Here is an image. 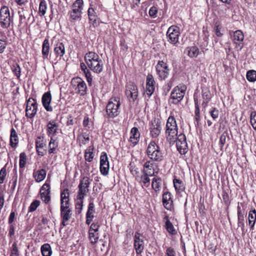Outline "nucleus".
<instances>
[{
    "instance_id": "54",
    "label": "nucleus",
    "mask_w": 256,
    "mask_h": 256,
    "mask_svg": "<svg viewBox=\"0 0 256 256\" xmlns=\"http://www.w3.org/2000/svg\"><path fill=\"white\" fill-rule=\"evenodd\" d=\"M19 253L16 242H14L12 245V249L11 250V256H18Z\"/></svg>"
},
{
    "instance_id": "43",
    "label": "nucleus",
    "mask_w": 256,
    "mask_h": 256,
    "mask_svg": "<svg viewBox=\"0 0 256 256\" xmlns=\"http://www.w3.org/2000/svg\"><path fill=\"white\" fill-rule=\"evenodd\" d=\"M46 141L44 138H41L40 136L38 137L36 140V148H44L46 146Z\"/></svg>"
},
{
    "instance_id": "31",
    "label": "nucleus",
    "mask_w": 256,
    "mask_h": 256,
    "mask_svg": "<svg viewBox=\"0 0 256 256\" xmlns=\"http://www.w3.org/2000/svg\"><path fill=\"white\" fill-rule=\"evenodd\" d=\"M54 52L56 56H62L65 53L64 44L62 42L57 44L54 48Z\"/></svg>"
},
{
    "instance_id": "27",
    "label": "nucleus",
    "mask_w": 256,
    "mask_h": 256,
    "mask_svg": "<svg viewBox=\"0 0 256 256\" xmlns=\"http://www.w3.org/2000/svg\"><path fill=\"white\" fill-rule=\"evenodd\" d=\"M88 14L90 24L94 27L98 25L96 12L92 8H90L88 11Z\"/></svg>"
},
{
    "instance_id": "44",
    "label": "nucleus",
    "mask_w": 256,
    "mask_h": 256,
    "mask_svg": "<svg viewBox=\"0 0 256 256\" xmlns=\"http://www.w3.org/2000/svg\"><path fill=\"white\" fill-rule=\"evenodd\" d=\"M226 140H229V137L228 136V133L226 132H224L220 136V150H222L224 144L226 142Z\"/></svg>"
},
{
    "instance_id": "2",
    "label": "nucleus",
    "mask_w": 256,
    "mask_h": 256,
    "mask_svg": "<svg viewBox=\"0 0 256 256\" xmlns=\"http://www.w3.org/2000/svg\"><path fill=\"white\" fill-rule=\"evenodd\" d=\"M186 87L185 86H178L175 87L170 94V100L171 103L178 104L183 99L186 94Z\"/></svg>"
},
{
    "instance_id": "9",
    "label": "nucleus",
    "mask_w": 256,
    "mask_h": 256,
    "mask_svg": "<svg viewBox=\"0 0 256 256\" xmlns=\"http://www.w3.org/2000/svg\"><path fill=\"white\" fill-rule=\"evenodd\" d=\"M162 128V122L159 119H154L152 120L150 128L151 136L153 138H158L161 132Z\"/></svg>"
},
{
    "instance_id": "55",
    "label": "nucleus",
    "mask_w": 256,
    "mask_h": 256,
    "mask_svg": "<svg viewBox=\"0 0 256 256\" xmlns=\"http://www.w3.org/2000/svg\"><path fill=\"white\" fill-rule=\"evenodd\" d=\"M84 74L89 86H91L92 80L91 72L89 71V70H84Z\"/></svg>"
},
{
    "instance_id": "39",
    "label": "nucleus",
    "mask_w": 256,
    "mask_h": 256,
    "mask_svg": "<svg viewBox=\"0 0 256 256\" xmlns=\"http://www.w3.org/2000/svg\"><path fill=\"white\" fill-rule=\"evenodd\" d=\"M93 149V148L90 146L86 150L84 158L86 161L90 162L94 158Z\"/></svg>"
},
{
    "instance_id": "61",
    "label": "nucleus",
    "mask_w": 256,
    "mask_h": 256,
    "mask_svg": "<svg viewBox=\"0 0 256 256\" xmlns=\"http://www.w3.org/2000/svg\"><path fill=\"white\" fill-rule=\"evenodd\" d=\"M220 29L221 28L220 25L216 24L214 28V30L217 36L220 37L222 36V34L220 32Z\"/></svg>"
},
{
    "instance_id": "50",
    "label": "nucleus",
    "mask_w": 256,
    "mask_h": 256,
    "mask_svg": "<svg viewBox=\"0 0 256 256\" xmlns=\"http://www.w3.org/2000/svg\"><path fill=\"white\" fill-rule=\"evenodd\" d=\"M94 232L89 231V238L92 244L96 243L98 239V234H96Z\"/></svg>"
},
{
    "instance_id": "26",
    "label": "nucleus",
    "mask_w": 256,
    "mask_h": 256,
    "mask_svg": "<svg viewBox=\"0 0 256 256\" xmlns=\"http://www.w3.org/2000/svg\"><path fill=\"white\" fill-rule=\"evenodd\" d=\"M202 97L203 102L202 105L204 107H206L208 102L212 98V94L210 91L206 88L202 89Z\"/></svg>"
},
{
    "instance_id": "41",
    "label": "nucleus",
    "mask_w": 256,
    "mask_h": 256,
    "mask_svg": "<svg viewBox=\"0 0 256 256\" xmlns=\"http://www.w3.org/2000/svg\"><path fill=\"white\" fill-rule=\"evenodd\" d=\"M238 227H240L241 230L242 232V234H245L244 232V214H240L238 215Z\"/></svg>"
},
{
    "instance_id": "12",
    "label": "nucleus",
    "mask_w": 256,
    "mask_h": 256,
    "mask_svg": "<svg viewBox=\"0 0 256 256\" xmlns=\"http://www.w3.org/2000/svg\"><path fill=\"white\" fill-rule=\"evenodd\" d=\"M110 168L109 162L107 154L102 152L100 157V171L104 176H106L108 174Z\"/></svg>"
},
{
    "instance_id": "1",
    "label": "nucleus",
    "mask_w": 256,
    "mask_h": 256,
    "mask_svg": "<svg viewBox=\"0 0 256 256\" xmlns=\"http://www.w3.org/2000/svg\"><path fill=\"white\" fill-rule=\"evenodd\" d=\"M148 157L151 160L160 162L162 160L163 156L160 146L154 142H150L146 150Z\"/></svg>"
},
{
    "instance_id": "30",
    "label": "nucleus",
    "mask_w": 256,
    "mask_h": 256,
    "mask_svg": "<svg viewBox=\"0 0 256 256\" xmlns=\"http://www.w3.org/2000/svg\"><path fill=\"white\" fill-rule=\"evenodd\" d=\"M166 140L170 145H174L178 140V132H168Z\"/></svg>"
},
{
    "instance_id": "48",
    "label": "nucleus",
    "mask_w": 256,
    "mask_h": 256,
    "mask_svg": "<svg viewBox=\"0 0 256 256\" xmlns=\"http://www.w3.org/2000/svg\"><path fill=\"white\" fill-rule=\"evenodd\" d=\"M90 178L88 176H84L83 178L80 180V184L78 185H81L84 188H88L90 185Z\"/></svg>"
},
{
    "instance_id": "46",
    "label": "nucleus",
    "mask_w": 256,
    "mask_h": 256,
    "mask_svg": "<svg viewBox=\"0 0 256 256\" xmlns=\"http://www.w3.org/2000/svg\"><path fill=\"white\" fill-rule=\"evenodd\" d=\"M46 8V2L44 0H42L39 6V13L40 16H42L45 14Z\"/></svg>"
},
{
    "instance_id": "34",
    "label": "nucleus",
    "mask_w": 256,
    "mask_h": 256,
    "mask_svg": "<svg viewBox=\"0 0 256 256\" xmlns=\"http://www.w3.org/2000/svg\"><path fill=\"white\" fill-rule=\"evenodd\" d=\"M174 188L176 191L180 192L184 190L185 186L184 182L179 179L174 178L173 180Z\"/></svg>"
},
{
    "instance_id": "17",
    "label": "nucleus",
    "mask_w": 256,
    "mask_h": 256,
    "mask_svg": "<svg viewBox=\"0 0 256 256\" xmlns=\"http://www.w3.org/2000/svg\"><path fill=\"white\" fill-rule=\"evenodd\" d=\"M142 174L140 176V180L139 181L140 183H142V186L148 187L150 185V179L149 176H152L155 175V172H148V170H143L142 171Z\"/></svg>"
},
{
    "instance_id": "28",
    "label": "nucleus",
    "mask_w": 256,
    "mask_h": 256,
    "mask_svg": "<svg viewBox=\"0 0 256 256\" xmlns=\"http://www.w3.org/2000/svg\"><path fill=\"white\" fill-rule=\"evenodd\" d=\"M50 44L48 39L46 38L42 46V55L44 59H48L49 54Z\"/></svg>"
},
{
    "instance_id": "62",
    "label": "nucleus",
    "mask_w": 256,
    "mask_h": 256,
    "mask_svg": "<svg viewBox=\"0 0 256 256\" xmlns=\"http://www.w3.org/2000/svg\"><path fill=\"white\" fill-rule=\"evenodd\" d=\"M144 167L146 169V170H148V172H150V170H151L153 168V164L150 161H147L144 163Z\"/></svg>"
},
{
    "instance_id": "45",
    "label": "nucleus",
    "mask_w": 256,
    "mask_h": 256,
    "mask_svg": "<svg viewBox=\"0 0 256 256\" xmlns=\"http://www.w3.org/2000/svg\"><path fill=\"white\" fill-rule=\"evenodd\" d=\"M58 146V142H56V140L52 138L48 144V152L50 154L54 153Z\"/></svg>"
},
{
    "instance_id": "5",
    "label": "nucleus",
    "mask_w": 256,
    "mask_h": 256,
    "mask_svg": "<svg viewBox=\"0 0 256 256\" xmlns=\"http://www.w3.org/2000/svg\"><path fill=\"white\" fill-rule=\"evenodd\" d=\"M180 34L177 27L174 26H170L166 32L168 42L175 46H178Z\"/></svg>"
},
{
    "instance_id": "59",
    "label": "nucleus",
    "mask_w": 256,
    "mask_h": 256,
    "mask_svg": "<svg viewBox=\"0 0 256 256\" xmlns=\"http://www.w3.org/2000/svg\"><path fill=\"white\" fill-rule=\"evenodd\" d=\"M194 106H195V115H200V106L198 104V99L197 98H194Z\"/></svg>"
},
{
    "instance_id": "20",
    "label": "nucleus",
    "mask_w": 256,
    "mask_h": 256,
    "mask_svg": "<svg viewBox=\"0 0 256 256\" xmlns=\"http://www.w3.org/2000/svg\"><path fill=\"white\" fill-rule=\"evenodd\" d=\"M178 132V126L174 118L172 116H170L166 122V134L168 132Z\"/></svg>"
},
{
    "instance_id": "37",
    "label": "nucleus",
    "mask_w": 256,
    "mask_h": 256,
    "mask_svg": "<svg viewBox=\"0 0 256 256\" xmlns=\"http://www.w3.org/2000/svg\"><path fill=\"white\" fill-rule=\"evenodd\" d=\"M38 111V106L26 108V115L30 118H33L36 114Z\"/></svg>"
},
{
    "instance_id": "6",
    "label": "nucleus",
    "mask_w": 256,
    "mask_h": 256,
    "mask_svg": "<svg viewBox=\"0 0 256 256\" xmlns=\"http://www.w3.org/2000/svg\"><path fill=\"white\" fill-rule=\"evenodd\" d=\"M176 142L177 150L180 154H186L188 150L186 136L183 134H180L178 136V140Z\"/></svg>"
},
{
    "instance_id": "52",
    "label": "nucleus",
    "mask_w": 256,
    "mask_h": 256,
    "mask_svg": "<svg viewBox=\"0 0 256 256\" xmlns=\"http://www.w3.org/2000/svg\"><path fill=\"white\" fill-rule=\"evenodd\" d=\"M40 202L38 200H34L30 204L28 208V212H32L36 210L37 208L40 206Z\"/></svg>"
},
{
    "instance_id": "10",
    "label": "nucleus",
    "mask_w": 256,
    "mask_h": 256,
    "mask_svg": "<svg viewBox=\"0 0 256 256\" xmlns=\"http://www.w3.org/2000/svg\"><path fill=\"white\" fill-rule=\"evenodd\" d=\"M134 248L137 255L141 254L144 250V240L138 232H136L134 236Z\"/></svg>"
},
{
    "instance_id": "47",
    "label": "nucleus",
    "mask_w": 256,
    "mask_h": 256,
    "mask_svg": "<svg viewBox=\"0 0 256 256\" xmlns=\"http://www.w3.org/2000/svg\"><path fill=\"white\" fill-rule=\"evenodd\" d=\"M68 188H65L60 194V206L64 205V200L69 199V192Z\"/></svg>"
},
{
    "instance_id": "29",
    "label": "nucleus",
    "mask_w": 256,
    "mask_h": 256,
    "mask_svg": "<svg viewBox=\"0 0 256 256\" xmlns=\"http://www.w3.org/2000/svg\"><path fill=\"white\" fill-rule=\"evenodd\" d=\"M256 222V210L255 209L250 210L248 212V224L251 230H254Z\"/></svg>"
},
{
    "instance_id": "25",
    "label": "nucleus",
    "mask_w": 256,
    "mask_h": 256,
    "mask_svg": "<svg viewBox=\"0 0 256 256\" xmlns=\"http://www.w3.org/2000/svg\"><path fill=\"white\" fill-rule=\"evenodd\" d=\"M184 54L191 58L197 57L199 54V49L196 46L186 48L184 50Z\"/></svg>"
},
{
    "instance_id": "60",
    "label": "nucleus",
    "mask_w": 256,
    "mask_h": 256,
    "mask_svg": "<svg viewBox=\"0 0 256 256\" xmlns=\"http://www.w3.org/2000/svg\"><path fill=\"white\" fill-rule=\"evenodd\" d=\"M100 228V225L98 222L96 223H92L90 228L89 231H94L95 232H96L98 231Z\"/></svg>"
},
{
    "instance_id": "58",
    "label": "nucleus",
    "mask_w": 256,
    "mask_h": 256,
    "mask_svg": "<svg viewBox=\"0 0 256 256\" xmlns=\"http://www.w3.org/2000/svg\"><path fill=\"white\" fill-rule=\"evenodd\" d=\"M210 114L214 120H216L218 116V110L215 108H212Z\"/></svg>"
},
{
    "instance_id": "24",
    "label": "nucleus",
    "mask_w": 256,
    "mask_h": 256,
    "mask_svg": "<svg viewBox=\"0 0 256 256\" xmlns=\"http://www.w3.org/2000/svg\"><path fill=\"white\" fill-rule=\"evenodd\" d=\"M84 59L86 63L88 65L90 62H96L100 58L96 53L94 52H89L85 54Z\"/></svg>"
},
{
    "instance_id": "14",
    "label": "nucleus",
    "mask_w": 256,
    "mask_h": 256,
    "mask_svg": "<svg viewBox=\"0 0 256 256\" xmlns=\"http://www.w3.org/2000/svg\"><path fill=\"white\" fill-rule=\"evenodd\" d=\"M155 84L156 82L152 75L148 74L146 76V91L147 94L149 96H151L154 91Z\"/></svg>"
},
{
    "instance_id": "64",
    "label": "nucleus",
    "mask_w": 256,
    "mask_h": 256,
    "mask_svg": "<svg viewBox=\"0 0 256 256\" xmlns=\"http://www.w3.org/2000/svg\"><path fill=\"white\" fill-rule=\"evenodd\" d=\"M10 81L8 82H6L5 84L2 82V90L4 93L7 92L8 90V89H10Z\"/></svg>"
},
{
    "instance_id": "19",
    "label": "nucleus",
    "mask_w": 256,
    "mask_h": 256,
    "mask_svg": "<svg viewBox=\"0 0 256 256\" xmlns=\"http://www.w3.org/2000/svg\"><path fill=\"white\" fill-rule=\"evenodd\" d=\"M87 66L91 70L96 74L100 73L103 70V62L101 59L96 62H90Z\"/></svg>"
},
{
    "instance_id": "36",
    "label": "nucleus",
    "mask_w": 256,
    "mask_h": 256,
    "mask_svg": "<svg viewBox=\"0 0 256 256\" xmlns=\"http://www.w3.org/2000/svg\"><path fill=\"white\" fill-rule=\"evenodd\" d=\"M41 252L43 256H50L52 254L50 244H45L41 246Z\"/></svg>"
},
{
    "instance_id": "51",
    "label": "nucleus",
    "mask_w": 256,
    "mask_h": 256,
    "mask_svg": "<svg viewBox=\"0 0 256 256\" xmlns=\"http://www.w3.org/2000/svg\"><path fill=\"white\" fill-rule=\"evenodd\" d=\"M12 72L18 78L20 77V68L18 64H14L12 65Z\"/></svg>"
},
{
    "instance_id": "35",
    "label": "nucleus",
    "mask_w": 256,
    "mask_h": 256,
    "mask_svg": "<svg viewBox=\"0 0 256 256\" xmlns=\"http://www.w3.org/2000/svg\"><path fill=\"white\" fill-rule=\"evenodd\" d=\"M78 190L76 198L78 200L84 199V196L89 190L88 188L86 187L84 188L82 186H81V185H78Z\"/></svg>"
},
{
    "instance_id": "18",
    "label": "nucleus",
    "mask_w": 256,
    "mask_h": 256,
    "mask_svg": "<svg viewBox=\"0 0 256 256\" xmlns=\"http://www.w3.org/2000/svg\"><path fill=\"white\" fill-rule=\"evenodd\" d=\"M162 203L164 207L168 210H171L173 207V201L172 194L168 192H166L162 194Z\"/></svg>"
},
{
    "instance_id": "22",
    "label": "nucleus",
    "mask_w": 256,
    "mask_h": 256,
    "mask_svg": "<svg viewBox=\"0 0 256 256\" xmlns=\"http://www.w3.org/2000/svg\"><path fill=\"white\" fill-rule=\"evenodd\" d=\"M58 124L54 120H50L46 126V130L48 136H54L56 134Z\"/></svg>"
},
{
    "instance_id": "40",
    "label": "nucleus",
    "mask_w": 256,
    "mask_h": 256,
    "mask_svg": "<svg viewBox=\"0 0 256 256\" xmlns=\"http://www.w3.org/2000/svg\"><path fill=\"white\" fill-rule=\"evenodd\" d=\"M84 199L78 200L75 204L76 214H79L81 213L83 208Z\"/></svg>"
},
{
    "instance_id": "23",
    "label": "nucleus",
    "mask_w": 256,
    "mask_h": 256,
    "mask_svg": "<svg viewBox=\"0 0 256 256\" xmlns=\"http://www.w3.org/2000/svg\"><path fill=\"white\" fill-rule=\"evenodd\" d=\"M131 136L130 138V140L133 144V146H136L139 141L140 134L137 128L134 127L132 128L130 131Z\"/></svg>"
},
{
    "instance_id": "8",
    "label": "nucleus",
    "mask_w": 256,
    "mask_h": 256,
    "mask_svg": "<svg viewBox=\"0 0 256 256\" xmlns=\"http://www.w3.org/2000/svg\"><path fill=\"white\" fill-rule=\"evenodd\" d=\"M157 74L161 80H165L168 76L169 69L166 63L162 60L159 61L156 66Z\"/></svg>"
},
{
    "instance_id": "11",
    "label": "nucleus",
    "mask_w": 256,
    "mask_h": 256,
    "mask_svg": "<svg viewBox=\"0 0 256 256\" xmlns=\"http://www.w3.org/2000/svg\"><path fill=\"white\" fill-rule=\"evenodd\" d=\"M11 18L8 8L7 6L1 8V26L8 28L10 26Z\"/></svg>"
},
{
    "instance_id": "16",
    "label": "nucleus",
    "mask_w": 256,
    "mask_h": 256,
    "mask_svg": "<svg viewBox=\"0 0 256 256\" xmlns=\"http://www.w3.org/2000/svg\"><path fill=\"white\" fill-rule=\"evenodd\" d=\"M52 100V95L50 92H47L42 95V102L44 108L48 112H52V108L50 106Z\"/></svg>"
},
{
    "instance_id": "63",
    "label": "nucleus",
    "mask_w": 256,
    "mask_h": 256,
    "mask_svg": "<svg viewBox=\"0 0 256 256\" xmlns=\"http://www.w3.org/2000/svg\"><path fill=\"white\" fill-rule=\"evenodd\" d=\"M83 0H76L72 4V7L78 8L82 10L83 6Z\"/></svg>"
},
{
    "instance_id": "21",
    "label": "nucleus",
    "mask_w": 256,
    "mask_h": 256,
    "mask_svg": "<svg viewBox=\"0 0 256 256\" xmlns=\"http://www.w3.org/2000/svg\"><path fill=\"white\" fill-rule=\"evenodd\" d=\"M244 39V36L241 30H237L234 32L233 41L236 44V46L240 48V50L243 47Z\"/></svg>"
},
{
    "instance_id": "32",
    "label": "nucleus",
    "mask_w": 256,
    "mask_h": 256,
    "mask_svg": "<svg viewBox=\"0 0 256 256\" xmlns=\"http://www.w3.org/2000/svg\"><path fill=\"white\" fill-rule=\"evenodd\" d=\"M46 174V170L42 168L38 170L36 173H34V176L36 182H40L44 179Z\"/></svg>"
},
{
    "instance_id": "56",
    "label": "nucleus",
    "mask_w": 256,
    "mask_h": 256,
    "mask_svg": "<svg viewBox=\"0 0 256 256\" xmlns=\"http://www.w3.org/2000/svg\"><path fill=\"white\" fill-rule=\"evenodd\" d=\"M158 13V9L156 7L154 6H152L150 8L149 10V14L150 16L152 18H155L156 17V14Z\"/></svg>"
},
{
    "instance_id": "49",
    "label": "nucleus",
    "mask_w": 256,
    "mask_h": 256,
    "mask_svg": "<svg viewBox=\"0 0 256 256\" xmlns=\"http://www.w3.org/2000/svg\"><path fill=\"white\" fill-rule=\"evenodd\" d=\"M26 160V156L24 152L20 153V168H23L25 166Z\"/></svg>"
},
{
    "instance_id": "42",
    "label": "nucleus",
    "mask_w": 256,
    "mask_h": 256,
    "mask_svg": "<svg viewBox=\"0 0 256 256\" xmlns=\"http://www.w3.org/2000/svg\"><path fill=\"white\" fill-rule=\"evenodd\" d=\"M246 78L250 82L256 81V71L254 70H249L246 72Z\"/></svg>"
},
{
    "instance_id": "33",
    "label": "nucleus",
    "mask_w": 256,
    "mask_h": 256,
    "mask_svg": "<svg viewBox=\"0 0 256 256\" xmlns=\"http://www.w3.org/2000/svg\"><path fill=\"white\" fill-rule=\"evenodd\" d=\"M164 220L166 221V228L167 231L170 234L174 235L176 234V231L172 224V222L170 221L168 219V216H166L164 218Z\"/></svg>"
},
{
    "instance_id": "38",
    "label": "nucleus",
    "mask_w": 256,
    "mask_h": 256,
    "mask_svg": "<svg viewBox=\"0 0 256 256\" xmlns=\"http://www.w3.org/2000/svg\"><path fill=\"white\" fill-rule=\"evenodd\" d=\"M162 178H154L152 181V186L156 191H159L161 186Z\"/></svg>"
},
{
    "instance_id": "4",
    "label": "nucleus",
    "mask_w": 256,
    "mask_h": 256,
    "mask_svg": "<svg viewBox=\"0 0 256 256\" xmlns=\"http://www.w3.org/2000/svg\"><path fill=\"white\" fill-rule=\"evenodd\" d=\"M126 94L130 102H134L138 96L136 86L132 82H129L126 86Z\"/></svg>"
},
{
    "instance_id": "15",
    "label": "nucleus",
    "mask_w": 256,
    "mask_h": 256,
    "mask_svg": "<svg viewBox=\"0 0 256 256\" xmlns=\"http://www.w3.org/2000/svg\"><path fill=\"white\" fill-rule=\"evenodd\" d=\"M72 214V210L70 208H66L63 205L60 206V216L62 219V224L66 226V222L68 221L71 218Z\"/></svg>"
},
{
    "instance_id": "53",
    "label": "nucleus",
    "mask_w": 256,
    "mask_h": 256,
    "mask_svg": "<svg viewBox=\"0 0 256 256\" xmlns=\"http://www.w3.org/2000/svg\"><path fill=\"white\" fill-rule=\"evenodd\" d=\"M38 104L36 100L32 98H29L27 100V104L26 108L38 106Z\"/></svg>"
},
{
    "instance_id": "7",
    "label": "nucleus",
    "mask_w": 256,
    "mask_h": 256,
    "mask_svg": "<svg viewBox=\"0 0 256 256\" xmlns=\"http://www.w3.org/2000/svg\"><path fill=\"white\" fill-rule=\"evenodd\" d=\"M72 84L78 90V93L81 96H84L86 92L87 86L86 82L80 78H74L72 80Z\"/></svg>"
},
{
    "instance_id": "3",
    "label": "nucleus",
    "mask_w": 256,
    "mask_h": 256,
    "mask_svg": "<svg viewBox=\"0 0 256 256\" xmlns=\"http://www.w3.org/2000/svg\"><path fill=\"white\" fill-rule=\"evenodd\" d=\"M120 106V100L114 98L110 100L106 106V114L110 118H114L119 114V108Z\"/></svg>"
},
{
    "instance_id": "13",
    "label": "nucleus",
    "mask_w": 256,
    "mask_h": 256,
    "mask_svg": "<svg viewBox=\"0 0 256 256\" xmlns=\"http://www.w3.org/2000/svg\"><path fill=\"white\" fill-rule=\"evenodd\" d=\"M40 194L42 200L48 204L50 200V184L45 183L42 186L40 190Z\"/></svg>"
},
{
    "instance_id": "57",
    "label": "nucleus",
    "mask_w": 256,
    "mask_h": 256,
    "mask_svg": "<svg viewBox=\"0 0 256 256\" xmlns=\"http://www.w3.org/2000/svg\"><path fill=\"white\" fill-rule=\"evenodd\" d=\"M165 256H176L175 250L172 247H169L166 250Z\"/></svg>"
}]
</instances>
